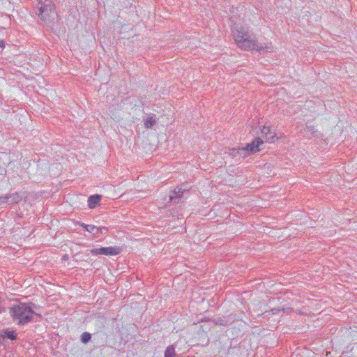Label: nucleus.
Listing matches in <instances>:
<instances>
[{
  "mask_svg": "<svg viewBox=\"0 0 357 357\" xmlns=\"http://www.w3.org/2000/svg\"><path fill=\"white\" fill-rule=\"evenodd\" d=\"M289 310H290L289 308L284 309V308H276V307H275V308L271 309L270 311H266L264 312V314H267V313H270V312H271L273 314H276L280 312L281 311H283V312H287Z\"/></svg>",
  "mask_w": 357,
  "mask_h": 357,
  "instance_id": "13",
  "label": "nucleus"
},
{
  "mask_svg": "<svg viewBox=\"0 0 357 357\" xmlns=\"http://www.w3.org/2000/svg\"><path fill=\"white\" fill-rule=\"evenodd\" d=\"M185 191H186V189H183V185L176 187L172 195H169V202L174 204L179 203L181 199L183 197Z\"/></svg>",
  "mask_w": 357,
  "mask_h": 357,
  "instance_id": "6",
  "label": "nucleus"
},
{
  "mask_svg": "<svg viewBox=\"0 0 357 357\" xmlns=\"http://www.w3.org/2000/svg\"><path fill=\"white\" fill-rule=\"evenodd\" d=\"M263 144V140L259 137L256 138L252 143L248 144L244 148L233 149L231 155H236V153L240 155H245L248 151L255 153L259 151V146Z\"/></svg>",
  "mask_w": 357,
  "mask_h": 357,
  "instance_id": "4",
  "label": "nucleus"
},
{
  "mask_svg": "<svg viewBox=\"0 0 357 357\" xmlns=\"http://www.w3.org/2000/svg\"><path fill=\"white\" fill-rule=\"evenodd\" d=\"M80 225H81V227H82L85 230H86V228H87L86 227L89 226V225H86V224L83 223V222H82V223H81V224H80Z\"/></svg>",
  "mask_w": 357,
  "mask_h": 357,
  "instance_id": "19",
  "label": "nucleus"
},
{
  "mask_svg": "<svg viewBox=\"0 0 357 357\" xmlns=\"http://www.w3.org/2000/svg\"><path fill=\"white\" fill-rule=\"evenodd\" d=\"M4 46H5V45H4V42H3V40H0V47H1V48H3V47H4Z\"/></svg>",
  "mask_w": 357,
  "mask_h": 357,
  "instance_id": "20",
  "label": "nucleus"
},
{
  "mask_svg": "<svg viewBox=\"0 0 357 357\" xmlns=\"http://www.w3.org/2000/svg\"><path fill=\"white\" fill-rule=\"evenodd\" d=\"M270 131H271V129L269 127L264 126L263 128L261 129L262 135L266 137V135H267L268 134V132H270Z\"/></svg>",
  "mask_w": 357,
  "mask_h": 357,
  "instance_id": "17",
  "label": "nucleus"
},
{
  "mask_svg": "<svg viewBox=\"0 0 357 357\" xmlns=\"http://www.w3.org/2000/svg\"><path fill=\"white\" fill-rule=\"evenodd\" d=\"M1 336L3 338H8L10 340L17 339V333L14 331L4 330L1 331Z\"/></svg>",
  "mask_w": 357,
  "mask_h": 357,
  "instance_id": "8",
  "label": "nucleus"
},
{
  "mask_svg": "<svg viewBox=\"0 0 357 357\" xmlns=\"http://www.w3.org/2000/svg\"><path fill=\"white\" fill-rule=\"evenodd\" d=\"M214 323L219 326H226L227 321L224 318L218 317L214 319Z\"/></svg>",
  "mask_w": 357,
  "mask_h": 357,
  "instance_id": "16",
  "label": "nucleus"
},
{
  "mask_svg": "<svg viewBox=\"0 0 357 357\" xmlns=\"http://www.w3.org/2000/svg\"><path fill=\"white\" fill-rule=\"evenodd\" d=\"M183 189H186V191L188 190V186L187 184H183Z\"/></svg>",
  "mask_w": 357,
  "mask_h": 357,
  "instance_id": "22",
  "label": "nucleus"
},
{
  "mask_svg": "<svg viewBox=\"0 0 357 357\" xmlns=\"http://www.w3.org/2000/svg\"><path fill=\"white\" fill-rule=\"evenodd\" d=\"M36 305L33 303H19L9 308V314L14 322L19 326L25 325L31 321L33 315L40 317L34 311Z\"/></svg>",
  "mask_w": 357,
  "mask_h": 357,
  "instance_id": "2",
  "label": "nucleus"
},
{
  "mask_svg": "<svg viewBox=\"0 0 357 357\" xmlns=\"http://www.w3.org/2000/svg\"><path fill=\"white\" fill-rule=\"evenodd\" d=\"M4 203L9 204V200H8L7 195H6L4 197H0V204H4Z\"/></svg>",
  "mask_w": 357,
  "mask_h": 357,
  "instance_id": "18",
  "label": "nucleus"
},
{
  "mask_svg": "<svg viewBox=\"0 0 357 357\" xmlns=\"http://www.w3.org/2000/svg\"><path fill=\"white\" fill-rule=\"evenodd\" d=\"M175 356L176 352L174 346H168L165 351V357H175Z\"/></svg>",
  "mask_w": 357,
  "mask_h": 357,
  "instance_id": "12",
  "label": "nucleus"
},
{
  "mask_svg": "<svg viewBox=\"0 0 357 357\" xmlns=\"http://www.w3.org/2000/svg\"><path fill=\"white\" fill-rule=\"evenodd\" d=\"M86 227V231L93 234H98L99 232H102V229L107 230V228L105 227H98L93 225H89V226Z\"/></svg>",
  "mask_w": 357,
  "mask_h": 357,
  "instance_id": "9",
  "label": "nucleus"
},
{
  "mask_svg": "<svg viewBox=\"0 0 357 357\" xmlns=\"http://www.w3.org/2000/svg\"><path fill=\"white\" fill-rule=\"evenodd\" d=\"M265 138L267 142H273L275 138V133L271 130L270 132L266 135Z\"/></svg>",
  "mask_w": 357,
  "mask_h": 357,
  "instance_id": "15",
  "label": "nucleus"
},
{
  "mask_svg": "<svg viewBox=\"0 0 357 357\" xmlns=\"http://www.w3.org/2000/svg\"><path fill=\"white\" fill-rule=\"evenodd\" d=\"M233 37L237 46L242 50H257L268 52V47L260 45L255 35L245 26H236L232 29Z\"/></svg>",
  "mask_w": 357,
  "mask_h": 357,
  "instance_id": "1",
  "label": "nucleus"
},
{
  "mask_svg": "<svg viewBox=\"0 0 357 357\" xmlns=\"http://www.w3.org/2000/svg\"><path fill=\"white\" fill-rule=\"evenodd\" d=\"M7 196L9 200V204H17L22 199V197L17 192H15L11 195H8Z\"/></svg>",
  "mask_w": 357,
  "mask_h": 357,
  "instance_id": "10",
  "label": "nucleus"
},
{
  "mask_svg": "<svg viewBox=\"0 0 357 357\" xmlns=\"http://www.w3.org/2000/svg\"><path fill=\"white\" fill-rule=\"evenodd\" d=\"M91 334L87 332L83 333L81 336V340L83 343H87L91 340Z\"/></svg>",
  "mask_w": 357,
  "mask_h": 357,
  "instance_id": "14",
  "label": "nucleus"
},
{
  "mask_svg": "<svg viewBox=\"0 0 357 357\" xmlns=\"http://www.w3.org/2000/svg\"><path fill=\"white\" fill-rule=\"evenodd\" d=\"M54 5L50 0H38L34 13L45 23L50 24L56 15Z\"/></svg>",
  "mask_w": 357,
  "mask_h": 357,
  "instance_id": "3",
  "label": "nucleus"
},
{
  "mask_svg": "<svg viewBox=\"0 0 357 357\" xmlns=\"http://www.w3.org/2000/svg\"><path fill=\"white\" fill-rule=\"evenodd\" d=\"M183 189H186V191L188 190V186L187 184H183Z\"/></svg>",
  "mask_w": 357,
  "mask_h": 357,
  "instance_id": "21",
  "label": "nucleus"
},
{
  "mask_svg": "<svg viewBox=\"0 0 357 357\" xmlns=\"http://www.w3.org/2000/svg\"><path fill=\"white\" fill-rule=\"evenodd\" d=\"M155 116L154 114H152V116L148 117L147 119L145 120L144 127L146 128H151L153 126L156 122Z\"/></svg>",
  "mask_w": 357,
  "mask_h": 357,
  "instance_id": "11",
  "label": "nucleus"
},
{
  "mask_svg": "<svg viewBox=\"0 0 357 357\" xmlns=\"http://www.w3.org/2000/svg\"><path fill=\"white\" fill-rule=\"evenodd\" d=\"M101 201V196L99 195H91L88 198V206L90 208H95Z\"/></svg>",
  "mask_w": 357,
  "mask_h": 357,
  "instance_id": "7",
  "label": "nucleus"
},
{
  "mask_svg": "<svg viewBox=\"0 0 357 357\" xmlns=\"http://www.w3.org/2000/svg\"><path fill=\"white\" fill-rule=\"evenodd\" d=\"M107 231V230L102 229V232L101 233H103L104 231Z\"/></svg>",
  "mask_w": 357,
  "mask_h": 357,
  "instance_id": "23",
  "label": "nucleus"
},
{
  "mask_svg": "<svg viewBox=\"0 0 357 357\" xmlns=\"http://www.w3.org/2000/svg\"><path fill=\"white\" fill-rule=\"evenodd\" d=\"M121 249L119 247H101L100 248H93L91 250L90 252L92 255H104L107 256L117 255L120 254Z\"/></svg>",
  "mask_w": 357,
  "mask_h": 357,
  "instance_id": "5",
  "label": "nucleus"
}]
</instances>
